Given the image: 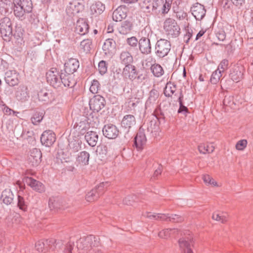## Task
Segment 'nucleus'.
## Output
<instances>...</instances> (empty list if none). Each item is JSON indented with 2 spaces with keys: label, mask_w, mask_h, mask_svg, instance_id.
<instances>
[{
  "label": "nucleus",
  "mask_w": 253,
  "mask_h": 253,
  "mask_svg": "<svg viewBox=\"0 0 253 253\" xmlns=\"http://www.w3.org/2000/svg\"><path fill=\"white\" fill-rule=\"evenodd\" d=\"M99 239L98 237L90 235L86 237L81 238L77 242V247L79 250L89 251L93 247H98L99 245Z\"/></svg>",
  "instance_id": "obj_1"
},
{
  "label": "nucleus",
  "mask_w": 253,
  "mask_h": 253,
  "mask_svg": "<svg viewBox=\"0 0 253 253\" xmlns=\"http://www.w3.org/2000/svg\"><path fill=\"white\" fill-rule=\"evenodd\" d=\"M63 245L62 240L57 241L54 239H50L45 241H39L35 244L36 250L39 252H47L48 249L54 251L57 248H61Z\"/></svg>",
  "instance_id": "obj_2"
},
{
  "label": "nucleus",
  "mask_w": 253,
  "mask_h": 253,
  "mask_svg": "<svg viewBox=\"0 0 253 253\" xmlns=\"http://www.w3.org/2000/svg\"><path fill=\"white\" fill-rule=\"evenodd\" d=\"M164 29L167 35L171 38L177 37L180 34V28L176 21L167 18L164 23Z\"/></svg>",
  "instance_id": "obj_3"
},
{
  "label": "nucleus",
  "mask_w": 253,
  "mask_h": 253,
  "mask_svg": "<svg viewBox=\"0 0 253 253\" xmlns=\"http://www.w3.org/2000/svg\"><path fill=\"white\" fill-rule=\"evenodd\" d=\"M0 33L4 40L9 41L12 36V24L10 19L7 17L0 20Z\"/></svg>",
  "instance_id": "obj_4"
},
{
  "label": "nucleus",
  "mask_w": 253,
  "mask_h": 253,
  "mask_svg": "<svg viewBox=\"0 0 253 253\" xmlns=\"http://www.w3.org/2000/svg\"><path fill=\"white\" fill-rule=\"evenodd\" d=\"M170 48V42L167 40L161 39L157 42L155 45V54L159 58L164 57L168 54Z\"/></svg>",
  "instance_id": "obj_5"
},
{
  "label": "nucleus",
  "mask_w": 253,
  "mask_h": 253,
  "mask_svg": "<svg viewBox=\"0 0 253 253\" xmlns=\"http://www.w3.org/2000/svg\"><path fill=\"white\" fill-rule=\"evenodd\" d=\"M136 124V120L134 116L132 115H125L122 119L121 122L122 127L126 130L125 137L126 139L130 138L129 135L130 129Z\"/></svg>",
  "instance_id": "obj_6"
},
{
  "label": "nucleus",
  "mask_w": 253,
  "mask_h": 253,
  "mask_svg": "<svg viewBox=\"0 0 253 253\" xmlns=\"http://www.w3.org/2000/svg\"><path fill=\"white\" fill-rule=\"evenodd\" d=\"M47 81L54 88L61 86L60 74L59 75L56 69L52 68L46 74Z\"/></svg>",
  "instance_id": "obj_7"
},
{
  "label": "nucleus",
  "mask_w": 253,
  "mask_h": 253,
  "mask_svg": "<svg viewBox=\"0 0 253 253\" xmlns=\"http://www.w3.org/2000/svg\"><path fill=\"white\" fill-rule=\"evenodd\" d=\"M47 81L54 88L61 86L60 74L59 75L56 69L52 68L46 74Z\"/></svg>",
  "instance_id": "obj_8"
},
{
  "label": "nucleus",
  "mask_w": 253,
  "mask_h": 253,
  "mask_svg": "<svg viewBox=\"0 0 253 253\" xmlns=\"http://www.w3.org/2000/svg\"><path fill=\"white\" fill-rule=\"evenodd\" d=\"M47 81L54 88L61 86L60 74L59 75L56 69L52 68L46 74Z\"/></svg>",
  "instance_id": "obj_9"
},
{
  "label": "nucleus",
  "mask_w": 253,
  "mask_h": 253,
  "mask_svg": "<svg viewBox=\"0 0 253 253\" xmlns=\"http://www.w3.org/2000/svg\"><path fill=\"white\" fill-rule=\"evenodd\" d=\"M106 103L104 97L99 95H96L90 100L89 107L94 112H99L105 106Z\"/></svg>",
  "instance_id": "obj_10"
},
{
  "label": "nucleus",
  "mask_w": 253,
  "mask_h": 253,
  "mask_svg": "<svg viewBox=\"0 0 253 253\" xmlns=\"http://www.w3.org/2000/svg\"><path fill=\"white\" fill-rule=\"evenodd\" d=\"M108 186V182H102L100 184L97 188L92 189L86 195V200L88 202H92L97 200L101 194V191L105 187Z\"/></svg>",
  "instance_id": "obj_11"
},
{
  "label": "nucleus",
  "mask_w": 253,
  "mask_h": 253,
  "mask_svg": "<svg viewBox=\"0 0 253 253\" xmlns=\"http://www.w3.org/2000/svg\"><path fill=\"white\" fill-rule=\"evenodd\" d=\"M104 136L109 139H115L119 135V130L116 126L112 124L105 125L102 129Z\"/></svg>",
  "instance_id": "obj_12"
},
{
  "label": "nucleus",
  "mask_w": 253,
  "mask_h": 253,
  "mask_svg": "<svg viewBox=\"0 0 253 253\" xmlns=\"http://www.w3.org/2000/svg\"><path fill=\"white\" fill-rule=\"evenodd\" d=\"M55 134L50 130L44 131L41 137V143L47 147L51 146L55 142Z\"/></svg>",
  "instance_id": "obj_13"
},
{
  "label": "nucleus",
  "mask_w": 253,
  "mask_h": 253,
  "mask_svg": "<svg viewBox=\"0 0 253 253\" xmlns=\"http://www.w3.org/2000/svg\"><path fill=\"white\" fill-rule=\"evenodd\" d=\"M191 11L197 20H202L206 13V10L204 5L199 3H195L191 7Z\"/></svg>",
  "instance_id": "obj_14"
},
{
  "label": "nucleus",
  "mask_w": 253,
  "mask_h": 253,
  "mask_svg": "<svg viewBox=\"0 0 253 253\" xmlns=\"http://www.w3.org/2000/svg\"><path fill=\"white\" fill-rule=\"evenodd\" d=\"M74 75L71 74L66 73L62 71L60 73V83L61 85L69 87H73L76 84V82L73 79Z\"/></svg>",
  "instance_id": "obj_15"
},
{
  "label": "nucleus",
  "mask_w": 253,
  "mask_h": 253,
  "mask_svg": "<svg viewBox=\"0 0 253 253\" xmlns=\"http://www.w3.org/2000/svg\"><path fill=\"white\" fill-rule=\"evenodd\" d=\"M140 51L143 54L148 55L151 52V44L150 40L147 38L142 37L138 41Z\"/></svg>",
  "instance_id": "obj_16"
},
{
  "label": "nucleus",
  "mask_w": 253,
  "mask_h": 253,
  "mask_svg": "<svg viewBox=\"0 0 253 253\" xmlns=\"http://www.w3.org/2000/svg\"><path fill=\"white\" fill-rule=\"evenodd\" d=\"M80 66L79 61L75 58H70L64 64V70L66 73L73 75Z\"/></svg>",
  "instance_id": "obj_17"
},
{
  "label": "nucleus",
  "mask_w": 253,
  "mask_h": 253,
  "mask_svg": "<svg viewBox=\"0 0 253 253\" xmlns=\"http://www.w3.org/2000/svg\"><path fill=\"white\" fill-rule=\"evenodd\" d=\"M18 74L15 70H9L5 73L4 80L9 85L13 86L19 83Z\"/></svg>",
  "instance_id": "obj_18"
},
{
  "label": "nucleus",
  "mask_w": 253,
  "mask_h": 253,
  "mask_svg": "<svg viewBox=\"0 0 253 253\" xmlns=\"http://www.w3.org/2000/svg\"><path fill=\"white\" fill-rule=\"evenodd\" d=\"M244 67L242 66H234L230 71V77L235 82H239L242 78Z\"/></svg>",
  "instance_id": "obj_19"
},
{
  "label": "nucleus",
  "mask_w": 253,
  "mask_h": 253,
  "mask_svg": "<svg viewBox=\"0 0 253 253\" xmlns=\"http://www.w3.org/2000/svg\"><path fill=\"white\" fill-rule=\"evenodd\" d=\"M123 76L125 78H128L131 81L136 78L137 72L135 67L131 64L125 66L123 71Z\"/></svg>",
  "instance_id": "obj_20"
},
{
  "label": "nucleus",
  "mask_w": 253,
  "mask_h": 253,
  "mask_svg": "<svg viewBox=\"0 0 253 253\" xmlns=\"http://www.w3.org/2000/svg\"><path fill=\"white\" fill-rule=\"evenodd\" d=\"M126 12L127 9L125 6H119L113 13V20L116 22L121 21L126 17Z\"/></svg>",
  "instance_id": "obj_21"
},
{
  "label": "nucleus",
  "mask_w": 253,
  "mask_h": 253,
  "mask_svg": "<svg viewBox=\"0 0 253 253\" xmlns=\"http://www.w3.org/2000/svg\"><path fill=\"white\" fill-rule=\"evenodd\" d=\"M42 156V153L39 149H33L29 158L30 163L33 167L38 166L41 162Z\"/></svg>",
  "instance_id": "obj_22"
},
{
  "label": "nucleus",
  "mask_w": 253,
  "mask_h": 253,
  "mask_svg": "<svg viewBox=\"0 0 253 253\" xmlns=\"http://www.w3.org/2000/svg\"><path fill=\"white\" fill-rule=\"evenodd\" d=\"M26 183L33 190L40 193L44 191V186L41 182L37 181L31 177H27L25 179Z\"/></svg>",
  "instance_id": "obj_23"
},
{
  "label": "nucleus",
  "mask_w": 253,
  "mask_h": 253,
  "mask_svg": "<svg viewBox=\"0 0 253 253\" xmlns=\"http://www.w3.org/2000/svg\"><path fill=\"white\" fill-rule=\"evenodd\" d=\"M15 96L18 100H27L29 97L27 87L24 85L19 86L16 91Z\"/></svg>",
  "instance_id": "obj_24"
},
{
  "label": "nucleus",
  "mask_w": 253,
  "mask_h": 253,
  "mask_svg": "<svg viewBox=\"0 0 253 253\" xmlns=\"http://www.w3.org/2000/svg\"><path fill=\"white\" fill-rule=\"evenodd\" d=\"M89 29V26L84 19H79L77 22L76 31L81 35L86 34Z\"/></svg>",
  "instance_id": "obj_25"
},
{
  "label": "nucleus",
  "mask_w": 253,
  "mask_h": 253,
  "mask_svg": "<svg viewBox=\"0 0 253 253\" xmlns=\"http://www.w3.org/2000/svg\"><path fill=\"white\" fill-rule=\"evenodd\" d=\"M14 194L9 189L4 190L1 193L0 198L4 204L9 205L13 203Z\"/></svg>",
  "instance_id": "obj_26"
},
{
  "label": "nucleus",
  "mask_w": 253,
  "mask_h": 253,
  "mask_svg": "<svg viewBox=\"0 0 253 253\" xmlns=\"http://www.w3.org/2000/svg\"><path fill=\"white\" fill-rule=\"evenodd\" d=\"M84 137L89 146L94 147L96 145L98 140V135L96 132L93 131H87L85 133Z\"/></svg>",
  "instance_id": "obj_27"
},
{
  "label": "nucleus",
  "mask_w": 253,
  "mask_h": 253,
  "mask_svg": "<svg viewBox=\"0 0 253 253\" xmlns=\"http://www.w3.org/2000/svg\"><path fill=\"white\" fill-rule=\"evenodd\" d=\"M17 5L21 7L25 14L31 13L33 9V4L31 0H16Z\"/></svg>",
  "instance_id": "obj_28"
},
{
  "label": "nucleus",
  "mask_w": 253,
  "mask_h": 253,
  "mask_svg": "<svg viewBox=\"0 0 253 253\" xmlns=\"http://www.w3.org/2000/svg\"><path fill=\"white\" fill-rule=\"evenodd\" d=\"M146 138L143 132L139 130L134 138V145L136 148L141 150L146 143Z\"/></svg>",
  "instance_id": "obj_29"
},
{
  "label": "nucleus",
  "mask_w": 253,
  "mask_h": 253,
  "mask_svg": "<svg viewBox=\"0 0 253 253\" xmlns=\"http://www.w3.org/2000/svg\"><path fill=\"white\" fill-rule=\"evenodd\" d=\"M90 155L88 152L84 151L80 152L77 157V162L81 166L88 165Z\"/></svg>",
  "instance_id": "obj_30"
},
{
  "label": "nucleus",
  "mask_w": 253,
  "mask_h": 253,
  "mask_svg": "<svg viewBox=\"0 0 253 253\" xmlns=\"http://www.w3.org/2000/svg\"><path fill=\"white\" fill-rule=\"evenodd\" d=\"M38 96L39 101L46 103L50 101L52 97L51 92L46 89L40 90L38 94Z\"/></svg>",
  "instance_id": "obj_31"
},
{
  "label": "nucleus",
  "mask_w": 253,
  "mask_h": 253,
  "mask_svg": "<svg viewBox=\"0 0 253 253\" xmlns=\"http://www.w3.org/2000/svg\"><path fill=\"white\" fill-rule=\"evenodd\" d=\"M191 242V238L189 237H182L179 239L178 244L183 253H185L186 250H192L190 248Z\"/></svg>",
  "instance_id": "obj_32"
},
{
  "label": "nucleus",
  "mask_w": 253,
  "mask_h": 253,
  "mask_svg": "<svg viewBox=\"0 0 253 253\" xmlns=\"http://www.w3.org/2000/svg\"><path fill=\"white\" fill-rule=\"evenodd\" d=\"M120 59L121 63L126 66L131 65L133 61L132 56L130 53L127 51H123L121 53Z\"/></svg>",
  "instance_id": "obj_33"
},
{
  "label": "nucleus",
  "mask_w": 253,
  "mask_h": 253,
  "mask_svg": "<svg viewBox=\"0 0 253 253\" xmlns=\"http://www.w3.org/2000/svg\"><path fill=\"white\" fill-rule=\"evenodd\" d=\"M105 5L100 1L93 3L90 6L91 13L96 15L102 13L105 10Z\"/></svg>",
  "instance_id": "obj_34"
},
{
  "label": "nucleus",
  "mask_w": 253,
  "mask_h": 253,
  "mask_svg": "<svg viewBox=\"0 0 253 253\" xmlns=\"http://www.w3.org/2000/svg\"><path fill=\"white\" fill-rule=\"evenodd\" d=\"M149 95V97L145 103L146 108L150 107L156 103V100L159 97V92L156 89H152L150 91Z\"/></svg>",
  "instance_id": "obj_35"
},
{
  "label": "nucleus",
  "mask_w": 253,
  "mask_h": 253,
  "mask_svg": "<svg viewBox=\"0 0 253 253\" xmlns=\"http://www.w3.org/2000/svg\"><path fill=\"white\" fill-rule=\"evenodd\" d=\"M13 4L14 5L13 13L15 17L21 20L25 19L26 14H25V11H23L21 7L19 5H17L16 0H13Z\"/></svg>",
  "instance_id": "obj_36"
},
{
  "label": "nucleus",
  "mask_w": 253,
  "mask_h": 253,
  "mask_svg": "<svg viewBox=\"0 0 253 253\" xmlns=\"http://www.w3.org/2000/svg\"><path fill=\"white\" fill-rule=\"evenodd\" d=\"M132 27V23L128 21H124L119 28V32L123 35L127 34L131 31Z\"/></svg>",
  "instance_id": "obj_37"
},
{
  "label": "nucleus",
  "mask_w": 253,
  "mask_h": 253,
  "mask_svg": "<svg viewBox=\"0 0 253 253\" xmlns=\"http://www.w3.org/2000/svg\"><path fill=\"white\" fill-rule=\"evenodd\" d=\"M176 91V85L171 83H168L164 90V93L167 97H171Z\"/></svg>",
  "instance_id": "obj_38"
},
{
  "label": "nucleus",
  "mask_w": 253,
  "mask_h": 253,
  "mask_svg": "<svg viewBox=\"0 0 253 253\" xmlns=\"http://www.w3.org/2000/svg\"><path fill=\"white\" fill-rule=\"evenodd\" d=\"M92 42L90 39H85L83 40L80 43V47L83 52L87 53L90 52Z\"/></svg>",
  "instance_id": "obj_39"
},
{
  "label": "nucleus",
  "mask_w": 253,
  "mask_h": 253,
  "mask_svg": "<svg viewBox=\"0 0 253 253\" xmlns=\"http://www.w3.org/2000/svg\"><path fill=\"white\" fill-rule=\"evenodd\" d=\"M115 42L112 39H108L104 42L102 48L104 51L110 52L115 48Z\"/></svg>",
  "instance_id": "obj_40"
},
{
  "label": "nucleus",
  "mask_w": 253,
  "mask_h": 253,
  "mask_svg": "<svg viewBox=\"0 0 253 253\" xmlns=\"http://www.w3.org/2000/svg\"><path fill=\"white\" fill-rule=\"evenodd\" d=\"M44 116L43 112H36L31 119L32 124L34 125H39L42 120Z\"/></svg>",
  "instance_id": "obj_41"
},
{
  "label": "nucleus",
  "mask_w": 253,
  "mask_h": 253,
  "mask_svg": "<svg viewBox=\"0 0 253 253\" xmlns=\"http://www.w3.org/2000/svg\"><path fill=\"white\" fill-rule=\"evenodd\" d=\"M151 70L153 74L157 77H160L162 76L164 73V71L161 66L158 64H155L152 65Z\"/></svg>",
  "instance_id": "obj_42"
},
{
  "label": "nucleus",
  "mask_w": 253,
  "mask_h": 253,
  "mask_svg": "<svg viewBox=\"0 0 253 253\" xmlns=\"http://www.w3.org/2000/svg\"><path fill=\"white\" fill-rule=\"evenodd\" d=\"M49 207L51 210L53 209H61L60 203L57 198H51L49 200Z\"/></svg>",
  "instance_id": "obj_43"
},
{
  "label": "nucleus",
  "mask_w": 253,
  "mask_h": 253,
  "mask_svg": "<svg viewBox=\"0 0 253 253\" xmlns=\"http://www.w3.org/2000/svg\"><path fill=\"white\" fill-rule=\"evenodd\" d=\"M183 98V95L182 93V91H180L179 96L178 98V101L179 103V108L178 110V113H183L184 114H186L188 112V109L186 107H185L183 103L182 99Z\"/></svg>",
  "instance_id": "obj_44"
},
{
  "label": "nucleus",
  "mask_w": 253,
  "mask_h": 253,
  "mask_svg": "<svg viewBox=\"0 0 253 253\" xmlns=\"http://www.w3.org/2000/svg\"><path fill=\"white\" fill-rule=\"evenodd\" d=\"M221 76V71L220 70H216L211 75V82L212 84H216L219 82Z\"/></svg>",
  "instance_id": "obj_45"
},
{
  "label": "nucleus",
  "mask_w": 253,
  "mask_h": 253,
  "mask_svg": "<svg viewBox=\"0 0 253 253\" xmlns=\"http://www.w3.org/2000/svg\"><path fill=\"white\" fill-rule=\"evenodd\" d=\"M100 84L96 80H93L91 82V84L90 86L89 90L93 94L98 93V90L100 89Z\"/></svg>",
  "instance_id": "obj_46"
},
{
  "label": "nucleus",
  "mask_w": 253,
  "mask_h": 253,
  "mask_svg": "<svg viewBox=\"0 0 253 253\" xmlns=\"http://www.w3.org/2000/svg\"><path fill=\"white\" fill-rule=\"evenodd\" d=\"M17 200V206L20 210L23 211H26L27 209V205L24 198L20 195H18Z\"/></svg>",
  "instance_id": "obj_47"
},
{
  "label": "nucleus",
  "mask_w": 253,
  "mask_h": 253,
  "mask_svg": "<svg viewBox=\"0 0 253 253\" xmlns=\"http://www.w3.org/2000/svg\"><path fill=\"white\" fill-rule=\"evenodd\" d=\"M212 218L216 221H220L222 223H225L227 220V217L226 215H221L218 213H213Z\"/></svg>",
  "instance_id": "obj_48"
},
{
  "label": "nucleus",
  "mask_w": 253,
  "mask_h": 253,
  "mask_svg": "<svg viewBox=\"0 0 253 253\" xmlns=\"http://www.w3.org/2000/svg\"><path fill=\"white\" fill-rule=\"evenodd\" d=\"M69 146L73 152L78 151L81 148V143L78 140L72 141L69 142Z\"/></svg>",
  "instance_id": "obj_49"
},
{
  "label": "nucleus",
  "mask_w": 253,
  "mask_h": 253,
  "mask_svg": "<svg viewBox=\"0 0 253 253\" xmlns=\"http://www.w3.org/2000/svg\"><path fill=\"white\" fill-rule=\"evenodd\" d=\"M173 230L174 231H176V230H172L170 228H168L161 231L159 234L158 236L160 238L167 239H168L170 235V231Z\"/></svg>",
  "instance_id": "obj_50"
},
{
  "label": "nucleus",
  "mask_w": 253,
  "mask_h": 253,
  "mask_svg": "<svg viewBox=\"0 0 253 253\" xmlns=\"http://www.w3.org/2000/svg\"><path fill=\"white\" fill-rule=\"evenodd\" d=\"M98 70L101 75L105 74L107 71V64L105 61L102 60L98 64Z\"/></svg>",
  "instance_id": "obj_51"
},
{
  "label": "nucleus",
  "mask_w": 253,
  "mask_h": 253,
  "mask_svg": "<svg viewBox=\"0 0 253 253\" xmlns=\"http://www.w3.org/2000/svg\"><path fill=\"white\" fill-rule=\"evenodd\" d=\"M202 178L206 184L216 186V182L213 181V179L208 174H204L203 175Z\"/></svg>",
  "instance_id": "obj_52"
},
{
  "label": "nucleus",
  "mask_w": 253,
  "mask_h": 253,
  "mask_svg": "<svg viewBox=\"0 0 253 253\" xmlns=\"http://www.w3.org/2000/svg\"><path fill=\"white\" fill-rule=\"evenodd\" d=\"M184 220V218L181 215L172 214L170 215L169 221L173 222H180Z\"/></svg>",
  "instance_id": "obj_53"
},
{
  "label": "nucleus",
  "mask_w": 253,
  "mask_h": 253,
  "mask_svg": "<svg viewBox=\"0 0 253 253\" xmlns=\"http://www.w3.org/2000/svg\"><path fill=\"white\" fill-rule=\"evenodd\" d=\"M74 242L70 241L64 247V253H72V251L74 248Z\"/></svg>",
  "instance_id": "obj_54"
},
{
  "label": "nucleus",
  "mask_w": 253,
  "mask_h": 253,
  "mask_svg": "<svg viewBox=\"0 0 253 253\" xmlns=\"http://www.w3.org/2000/svg\"><path fill=\"white\" fill-rule=\"evenodd\" d=\"M247 141L245 139L239 140L236 145V148L238 150H243L247 146Z\"/></svg>",
  "instance_id": "obj_55"
},
{
  "label": "nucleus",
  "mask_w": 253,
  "mask_h": 253,
  "mask_svg": "<svg viewBox=\"0 0 253 253\" xmlns=\"http://www.w3.org/2000/svg\"><path fill=\"white\" fill-rule=\"evenodd\" d=\"M223 104L224 106H232V105L234 104L233 97L230 96H225L223 101Z\"/></svg>",
  "instance_id": "obj_56"
},
{
  "label": "nucleus",
  "mask_w": 253,
  "mask_h": 253,
  "mask_svg": "<svg viewBox=\"0 0 253 253\" xmlns=\"http://www.w3.org/2000/svg\"><path fill=\"white\" fill-rule=\"evenodd\" d=\"M228 61L226 59H223L221 61L220 63L218 65L217 70H220L222 73L228 68Z\"/></svg>",
  "instance_id": "obj_57"
},
{
  "label": "nucleus",
  "mask_w": 253,
  "mask_h": 253,
  "mask_svg": "<svg viewBox=\"0 0 253 253\" xmlns=\"http://www.w3.org/2000/svg\"><path fill=\"white\" fill-rule=\"evenodd\" d=\"M127 43L132 47H136L138 44V41L136 37H131L126 40Z\"/></svg>",
  "instance_id": "obj_58"
},
{
  "label": "nucleus",
  "mask_w": 253,
  "mask_h": 253,
  "mask_svg": "<svg viewBox=\"0 0 253 253\" xmlns=\"http://www.w3.org/2000/svg\"><path fill=\"white\" fill-rule=\"evenodd\" d=\"M163 1L162 0H155L153 1L152 5V11H156V10L159 7L161 6L163 4Z\"/></svg>",
  "instance_id": "obj_59"
},
{
  "label": "nucleus",
  "mask_w": 253,
  "mask_h": 253,
  "mask_svg": "<svg viewBox=\"0 0 253 253\" xmlns=\"http://www.w3.org/2000/svg\"><path fill=\"white\" fill-rule=\"evenodd\" d=\"M0 109L2 110L5 115H9L12 113L15 114L16 112L13 110L11 109L3 103V106L0 107Z\"/></svg>",
  "instance_id": "obj_60"
},
{
  "label": "nucleus",
  "mask_w": 253,
  "mask_h": 253,
  "mask_svg": "<svg viewBox=\"0 0 253 253\" xmlns=\"http://www.w3.org/2000/svg\"><path fill=\"white\" fill-rule=\"evenodd\" d=\"M216 37L220 41H223L226 38V34L224 31L220 30L216 34Z\"/></svg>",
  "instance_id": "obj_61"
},
{
  "label": "nucleus",
  "mask_w": 253,
  "mask_h": 253,
  "mask_svg": "<svg viewBox=\"0 0 253 253\" xmlns=\"http://www.w3.org/2000/svg\"><path fill=\"white\" fill-rule=\"evenodd\" d=\"M162 13L164 14L167 13L170 9L171 4H169V2H165L164 4L163 3L162 5Z\"/></svg>",
  "instance_id": "obj_62"
},
{
  "label": "nucleus",
  "mask_w": 253,
  "mask_h": 253,
  "mask_svg": "<svg viewBox=\"0 0 253 253\" xmlns=\"http://www.w3.org/2000/svg\"><path fill=\"white\" fill-rule=\"evenodd\" d=\"M134 199L133 197L131 196H128L124 199L123 203L124 204L129 205H131Z\"/></svg>",
  "instance_id": "obj_63"
},
{
  "label": "nucleus",
  "mask_w": 253,
  "mask_h": 253,
  "mask_svg": "<svg viewBox=\"0 0 253 253\" xmlns=\"http://www.w3.org/2000/svg\"><path fill=\"white\" fill-rule=\"evenodd\" d=\"M207 145L205 144H201L198 147L199 151L201 153L203 154H206L208 153V151H207V149H206Z\"/></svg>",
  "instance_id": "obj_64"
}]
</instances>
